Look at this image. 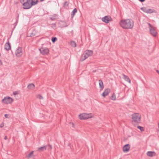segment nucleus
<instances>
[{
	"label": "nucleus",
	"mask_w": 159,
	"mask_h": 159,
	"mask_svg": "<svg viewBox=\"0 0 159 159\" xmlns=\"http://www.w3.org/2000/svg\"><path fill=\"white\" fill-rule=\"evenodd\" d=\"M121 26L125 29H131L134 26V21L132 20H122L120 22Z\"/></svg>",
	"instance_id": "obj_1"
},
{
	"label": "nucleus",
	"mask_w": 159,
	"mask_h": 159,
	"mask_svg": "<svg viewBox=\"0 0 159 159\" xmlns=\"http://www.w3.org/2000/svg\"><path fill=\"white\" fill-rule=\"evenodd\" d=\"M22 4L24 9H28L31 8L30 0H20Z\"/></svg>",
	"instance_id": "obj_2"
},
{
	"label": "nucleus",
	"mask_w": 159,
	"mask_h": 159,
	"mask_svg": "<svg viewBox=\"0 0 159 159\" xmlns=\"http://www.w3.org/2000/svg\"><path fill=\"white\" fill-rule=\"evenodd\" d=\"M141 115L138 113H135L132 115V119L133 122L137 123H140Z\"/></svg>",
	"instance_id": "obj_3"
},
{
	"label": "nucleus",
	"mask_w": 159,
	"mask_h": 159,
	"mask_svg": "<svg viewBox=\"0 0 159 159\" xmlns=\"http://www.w3.org/2000/svg\"><path fill=\"white\" fill-rule=\"evenodd\" d=\"M93 54V51L90 50H86L85 52V54L84 56H83L81 57L80 60L83 61L87 58L91 56Z\"/></svg>",
	"instance_id": "obj_4"
},
{
	"label": "nucleus",
	"mask_w": 159,
	"mask_h": 159,
	"mask_svg": "<svg viewBox=\"0 0 159 159\" xmlns=\"http://www.w3.org/2000/svg\"><path fill=\"white\" fill-rule=\"evenodd\" d=\"M92 117L91 113H82L79 115V118L81 120H86Z\"/></svg>",
	"instance_id": "obj_5"
},
{
	"label": "nucleus",
	"mask_w": 159,
	"mask_h": 159,
	"mask_svg": "<svg viewBox=\"0 0 159 159\" xmlns=\"http://www.w3.org/2000/svg\"><path fill=\"white\" fill-rule=\"evenodd\" d=\"M141 9L144 12L147 13L151 14L152 13H157L156 11L154 9H148L147 7H142L141 8Z\"/></svg>",
	"instance_id": "obj_6"
},
{
	"label": "nucleus",
	"mask_w": 159,
	"mask_h": 159,
	"mask_svg": "<svg viewBox=\"0 0 159 159\" xmlns=\"http://www.w3.org/2000/svg\"><path fill=\"white\" fill-rule=\"evenodd\" d=\"M12 99L9 97H6L4 98L2 100V102L5 104L11 103L13 102Z\"/></svg>",
	"instance_id": "obj_7"
},
{
	"label": "nucleus",
	"mask_w": 159,
	"mask_h": 159,
	"mask_svg": "<svg viewBox=\"0 0 159 159\" xmlns=\"http://www.w3.org/2000/svg\"><path fill=\"white\" fill-rule=\"evenodd\" d=\"M36 34V31L34 28H31L27 32V36L28 37H33L35 36Z\"/></svg>",
	"instance_id": "obj_8"
},
{
	"label": "nucleus",
	"mask_w": 159,
	"mask_h": 159,
	"mask_svg": "<svg viewBox=\"0 0 159 159\" xmlns=\"http://www.w3.org/2000/svg\"><path fill=\"white\" fill-rule=\"evenodd\" d=\"M15 54L17 57H21L22 54V49L21 47H18L15 52Z\"/></svg>",
	"instance_id": "obj_9"
},
{
	"label": "nucleus",
	"mask_w": 159,
	"mask_h": 159,
	"mask_svg": "<svg viewBox=\"0 0 159 159\" xmlns=\"http://www.w3.org/2000/svg\"><path fill=\"white\" fill-rule=\"evenodd\" d=\"M102 21L106 23H108L109 21H112V19L109 16H106L102 19Z\"/></svg>",
	"instance_id": "obj_10"
},
{
	"label": "nucleus",
	"mask_w": 159,
	"mask_h": 159,
	"mask_svg": "<svg viewBox=\"0 0 159 159\" xmlns=\"http://www.w3.org/2000/svg\"><path fill=\"white\" fill-rule=\"evenodd\" d=\"M39 50L40 52L44 55L47 54L49 52V50L47 48H41L39 49Z\"/></svg>",
	"instance_id": "obj_11"
},
{
	"label": "nucleus",
	"mask_w": 159,
	"mask_h": 159,
	"mask_svg": "<svg viewBox=\"0 0 159 159\" xmlns=\"http://www.w3.org/2000/svg\"><path fill=\"white\" fill-rule=\"evenodd\" d=\"M149 30L150 33L151 35L154 37H156L157 36V33L156 30L154 28H150Z\"/></svg>",
	"instance_id": "obj_12"
},
{
	"label": "nucleus",
	"mask_w": 159,
	"mask_h": 159,
	"mask_svg": "<svg viewBox=\"0 0 159 159\" xmlns=\"http://www.w3.org/2000/svg\"><path fill=\"white\" fill-rule=\"evenodd\" d=\"M4 49L7 51H8L11 49V46L10 43L9 42L8 39L7 40V42L5 44Z\"/></svg>",
	"instance_id": "obj_13"
},
{
	"label": "nucleus",
	"mask_w": 159,
	"mask_h": 159,
	"mask_svg": "<svg viewBox=\"0 0 159 159\" xmlns=\"http://www.w3.org/2000/svg\"><path fill=\"white\" fill-rule=\"evenodd\" d=\"M130 148V145L129 144H127L124 146L123 148V150L124 152H127L129 151Z\"/></svg>",
	"instance_id": "obj_14"
},
{
	"label": "nucleus",
	"mask_w": 159,
	"mask_h": 159,
	"mask_svg": "<svg viewBox=\"0 0 159 159\" xmlns=\"http://www.w3.org/2000/svg\"><path fill=\"white\" fill-rule=\"evenodd\" d=\"M110 92V89H106L102 94V96L105 97L106 96H107Z\"/></svg>",
	"instance_id": "obj_15"
},
{
	"label": "nucleus",
	"mask_w": 159,
	"mask_h": 159,
	"mask_svg": "<svg viewBox=\"0 0 159 159\" xmlns=\"http://www.w3.org/2000/svg\"><path fill=\"white\" fill-rule=\"evenodd\" d=\"M48 147V148H51V147L50 146H47L46 145L44 146L41 147L40 148H39L38 150L39 151V152H42L43 151L45 150H46L47 148Z\"/></svg>",
	"instance_id": "obj_16"
},
{
	"label": "nucleus",
	"mask_w": 159,
	"mask_h": 159,
	"mask_svg": "<svg viewBox=\"0 0 159 159\" xmlns=\"http://www.w3.org/2000/svg\"><path fill=\"white\" fill-rule=\"evenodd\" d=\"M38 0H30V6L31 7V8L32 7V6L36 5L38 3Z\"/></svg>",
	"instance_id": "obj_17"
},
{
	"label": "nucleus",
	"mask_w": 159,
	"mask_h": 159,
	"mask_svg": "<svg viewBox=\"0 0 159 159\" xmlns=\"http://www.w3.org/2000/svg\"><path fill=\"white\" fill-rule=\"evenodd\" d=\"M147 156L150 157H152L156 155V153L154 152L148 151L147 152Z\"/></svg>",
	"instance_id": "obj_18"
},
{
	"label": "nucleus",
	"mask_w": 159,
	"mask_h": 159,
	"mask_svg": "<svg viewBox=\"0 0 159 159\" xmlns=\"http://www.w3.org/2000/svg\"><path fill=\"white\" fill-rule=\"evenodd\" d=\"M122 75L123 76V79L126 81L130 83L131 80L128 76L124 74H123Z\"/></svg>",
	"instance_id": "obj_19"
},
{
	"label": "nucleus",
	"mask_w": 159,
	"mask_h": 159,
	"mask_svg": "<svg viewBox=\"0 0 159 159\" xmlns=\"http://www.w3.org/2000/svg\"><path fill=\"white\" fill-rule=\"evenodd\" d=\"M34 87H35L34 85L33 84L31 83V84H30L28 85L27 88L29 89L32 90Z\"/></svg>",
	"instance_id": "obj_20"
},
{
	"label": "nucleus",
	"mask_w": 159,
	"mask_h": 159,
	"mask_svg": "<svg viewBox=\"0 0 159 159\" xmlns=\"http://www.w3.org/2000/svg\"><path fill=\"white\" fill-rule=\"evenodd\" d=\"M67 26V24L65 21H61L60 22V27L63 28Z\"/></svg>",
	"instance_id": "obj_21"
},
{
	"label": "nucleus",
	"mask_w": 159,
	"mask_h": 159,
	"mask_svg": "<svg viewBox=\"0 0 159 159\" xmlns=\"http://www.w3.org/2000/svg\"><path fill=\"white\" fill-rule=\"evenodd\" d=\"M99 84L100 88L101 90H102L104 88V85L102 80H99Z\"/></svg>",
	"instance_id": "obj_22"
},
{
	"label": "nucleus",
	"mask_w": 159,
	"mask_h": 159,
	"mask_svg": "<svg viewBox=\"0 0 159 159\" xmlns=\"http://www.w3.org/2000/svg\"><path fill=\"white\" fill-rule=\"evenodd\" d=\"M77 10L76 8H75L71 12V18H73L75 14L77 12Z\"/></svg>",
	"instance_id": "obj_23"
},
{
	"label": "nucleus",
	"mask_w": 159,
	"mask_h": 159,
	"mask_svg": "<svg viewBox=\"0 0 159 159\" xmlns=\"http://www.w3.org/2000/svg\"><path fill=\"white\" fill-rule=\"evenodd\" d=\"M34 151H31L28 155H27L26 156V157L27 159H29L33 156H34L33 155Z\"/></svg>",
	"instance_id": "obj_24"
},
{
	"label": "nucleus",
	"mask_w": 159,
	"mask_h": 159,
	"mask_svg": "<svg viewBox=\"0 0 159 159\" xmlns=\"http://www.w3.org/2000/svg\"><path fill=\"white\" fill-rule=\"evenodd\" d=\"M70 45L73 48H75L76 46V42L74 41H71L70 42Z\"/></svg>",
	"instance_id": "obj_25"
},
{
	"label": "nucleus",
	"mask_w": 159,
	"mask_h": 159,
	"mask_svg": "<svg viewBox=\"0 0 159 159\" xmlns=\"http://www.w3.org/2000/svg\"><path fill=\"white\" fill-rule=\"evenodd\" d=\"M69 3L67 1L65 2L64 3L63 7L67 9L68 8Z\"/></svg>",
	"instance_id": "obj_26"
},
{
	"label": "nucleus",
	"mask_w": 159,
	"mask_h": 159,
	"mask_svg": "<svg viewBox=\"0 0 159 159\" xmlns=\"http://www.w3.org/2000/svg\"><path fill=\"white\" fill-rule=\"evenodd\" d=\"M110 98L112 100H115L116 99V95L114 93H113L112 95L110 97Z\"/></svg>",
	"instance_id": "obj_27"
},
{
	"label": "nucleus",
	"mask_w": 159,
	"mask_h": 159,
	"mask_svg": "<svg viewBox=\"0 0 159 159\" xmlns=\"http://www.w3.org/2000/svg\"><path fill=\"white\" fill-rule=\"evenodd\" d=\"M137 128L140 129L142 132L144 130V128L143 127L138 126Z\"/></svg>",
	"instance_id": "obj_28"
},
{
	"label": "nucleus",
	"mask_w": 159,
	"mask_h": 159,
	"mask_svg": "<svg viewBox=\"0 0 159 159\" xmlns=\"http://www.w3.org/2000/svg\"><path fill=\"white\" fill-rule=\"evenodd\" d=\"M18 17H19V15L18 16V17H17V18L16 19V22L14 24V29L15 28L16 26L17 25L18 22Z\"/></svg>",
	"instance_id": "obj_29"
},
{
	"label": "nucleus",
	"mask_w": 159,
	"mask_h": 159,
	"mask_svg": "<svg viewBox=\"0 0 159 159\" xmlns=\"http://www.w3.org/2000/svg\"><path fill=\"white\" fill-rule=\"evenodd\" d=\"M57 40V38L56 37H52V42L54 43Z\"/></svg>",
	"instance_id": "obj_30"
},
{
	"label": "nucleus",
	"mask_w": 159,
	"mask_h": 159,
	"mask_svg": "<svg viewBox=\"0 0 159 159\" xmlns=\"http://www.w3.org/2000/svg\"><path fill=\"white\" fill-rule=\"evenodd\" d=\"M37 98L39 99H43V97L41 95H38L37 96Z\"/></svg>",
	"instance_id": "obj_31"
},
{
	"label": "nucleus",
	"mask_w": 159,
	"mask_h": 159,
	"mask_svg": "<svg viewBox=\"0 0 159 159\" xmlns=\"http://www.w3.org/2000/svg\"><path fill=\"white\" fill-rule=\"evenodd\" d=\"M149 26V29H150V28H154L151 25V24H150V23H148Z\"/></svg>",
	"instance_id": "obj_32"
},
{
	"label": "nucleus",
	"mask_w": 159,
	"mask_h": 159,
	"mask_svg": "<svg viewBox=\"0 0 159 159\" xmlns=\"http://www.w3.org/2000/svg\"><path fill=\"white\" fill-rule=\"evenodd\" d=\"M18 94V92L17 91H15V92L13 93V94L15 95L16 94Z\"/></svg>",
	"instance_id": "obj_33"
},
{
	"label": "nucleus",
	"mask_w": 159,
	"mask_h": 159,
	"mask_svg": "<svg viewBox=\"0 0 159 159\" xmlns=\"http://www.w3.org/2000/svg\"><path fill=\"white\" fill-rule=\"evenodd\" d=\"M4 123H2V124H1L0 125V127L2 128L4 126Z\"/></svg>",
	"instance_id": "obj_34"
},
{
	"label": "nucleus",
	"mask_w": 159,
	"mask_h": 159,
	"mask_svg": "<svg viewBox=\"0 0 159 159\" xmlns=\"http://www.w3.org/2000/svg\"><path fill=\"white\" fill-rule=\"evenodd\" d=\"M4 116L6 118H9V117H8L9 115L8 114H5Z\"/></svg>",
	"instance_id": "obj_35"
},
{
	"label": "nucleus",
	"mask_w": 159,
	"mask_h": 159,
	"mask_svg": "<svg viewBox=\"0 0 159 159\" xmlns=\"http://www.w3.org/2000/svg\"><path fill=\"white\" fill-rule=\"evenodd\" d=\"M7 136L6 135H5V137L4 138V139L5 140H7Z\"/></svg>",
	"instance_id": "obj_36"
},
{
	"label": "nucleus",
	"mask_w": 159,
	"mask_h": 159,
	"mask_svg": "<svg viewBox=\"0 0 159 159\" xmlns=\"http://www.w3.org/2000/svg\"><path fill=\"white\" fill-rule=\"evenodd\" d=\"M139 1L141 2H143L145 1V0H139Z\"/></svg>",
	"instance_id": "obj_37"
},
{
	"label": "nucleus",
	"mask_w": 159,
	"mask_h": 159,
	"mask_svg": "<svg viewBox=\"0 0 159 159\" xmlns=\"http://www.w3.org/2000/svg\"><path fill=\"white\" fill-rule=\"evenodd\" d=\"M70 124H72L73 125V127H74V124H73V123H71V122H70Z\"/></svg>",
	"instance_id": "obj_38"
},
{
	"label": "nucleus",
	"mask_w": 159,
	"mask_h": 159,
	"mask_svg": "<svg viewBox=\"0 0 159 159\" xmlns=\"http://www.w3.org/2000/svg\"><path fill=\"white\" fill-rule=\"evenodd\" d=\"M68 145H69V146H70H70H71V144H70V143H69L68 144Z\"/></svg>",
	"instance_id": "obj_39"
}]
</instances>
